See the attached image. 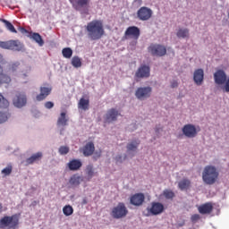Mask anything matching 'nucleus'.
<instances>
[{"instance_id":"obj_4","label":"nucleus","mask_w":229,"mask_h":229,"mask_svg":"<svg viewBox=\"0 0 229 229\" xmlns=\"http://www.w3.org/2000/svg\"><path fill=\"white\" fill-rule=\"evenodd\" d=\"M0 228L17 229L19 228V215L14 214L11 216H4L0 219Z\"/></svg>"},{"instance_id":"obj_16","label":"nucleus","mask_w":229,"mask_h":229,"mask_svg":"<svg viewBox=\"0 0 229 229\" xmlns=\"http://www.w3.org/2000/svg\"><path fill=\"white\" fill-rule=\"evenodd\" d=\"M198 211L200 215H210L213 211V205L211 202L202 204L198 208Z\"/></svg>"},{"instance_id":"obj_26","label":"nucleus","mask_w":229,"mask_h":229,"mask_svg":"<svg viewBox=\"0 0 229 229\" xmlns=\"http://www.w3.org/2000/svg\"><path fill=\"white\" fill-rule=\"evenodd\" d=\"M94 166L92 165H89L86 167V180H88V182H90V180L94 178Z\"/></svg>"},{"instance_id":"obj_52","label":"nucleus","mask_w":229,"mask_h":229,"mask_svg":"<svg viewBox=\"0 0 229 229\" xmlns=\"http://www.w3.org/2000/svg\"><path fill=\"white\" fill-rule=\"evenodd\" d=\"M3 212V204H0V213Z\"/></svg>"},{"instance_id":"obj_22","label":"nucleus","mask_w":229,"mask_h":229,"mask_svg":"<svg viewBox=\"0 0 229 229\" xmlns=\"http://www.w3.org/2000/svg\"><path fill=\"white\" fill-rule=\"evenodd\" d=\"M69 116L67 113L62 112L57 119V126H67L69 123Z\"/></svg>"},{"instance_id":"obj_53","label":"nucleus","mask_w":229,"mask_h":229,"mask_svg":"<svg viewBox=\"0 0 229 229\" xmlns=\"http://www.w3.org/2000/svg\"><path fill=\"white\" fill-rule=\"evenodd\" d=\"M0 62H3V55L0 54Z\"/></svg>"},{"instance_id":"obj_6","label":"nucleus","mask_w":229,"mask_h":229,"mask_svg":"<svg viewBox=\"0 0 229 229\" xmlns=\"http://www.w3.org/2000/svg\"><path fill=\"white\" fill-rule=\"evenodd\" d=\"M139 37H140V29L136 26H131L126 29L123 39L128 40L132 38L133 40H138Z\"/></svg>"},{"instance_id":"obj_24","label":"nucleus","mask_w":229,"mask_h":229,"mask_svg":"<svg viewBox=\"0 0 229 229\" xmlns=\"http://www.w3.org/2000/svg\"><path fill=\"white\" fill-rule=\"evenodd\" d=\"M191 187V182L187 178H183L178 182V188L180 191H188Z\"/></svg>"},{"instance_id":"obj_54","label":"nucleus","mask_w":229,"mask_h":229,"mask_svg":"<svg viewBox=\"0 0 229 229\" xmlns=\"http://www.w3.org/2000/svg\"><path fill=\"white\" fill-rule=\"evenodd\" d=\"M160 130H162V129L161 128L156 129V131L158 132V131H160Z\"/></svg>"},{"instance_id":"obj_45","label":"nucleus","mask_w":229,"mask_h":229,"mask_svg":"<svg viewBox=\"0 0 229 229\" xmlns=\"http://www.w3.org/2000/svg\"><path fill=\"white\" fill-rule=\"evenodd\" d=\"M149 72H150V69L148 66H144V77L145 78H148L149 77Z\"/></svg>"},{"instance_id":"obj_11","label":"nucleus","mask_w":229,"mask_h":229,"mask_svg":"<svg viewBox=\"0 0 229 229\" xmlns=\"http://www.w3.org/2000/svg\"><path fill=\"white\" fill-rule=\"evenodd\" d=\"M72 8L80 12V10H83V8H89L90 5V0H69Z\"/></svg>"},{"instance_id":"obj_10","label":"nucleus","mask_w":229,"mask_h":229,"mask_svg":"<svg viewBox=\"0 0 229 229\" xmlns=\"http://www.w3.org/2000/svg\"><path fill=\"white\" fill-rule=\"evenodd\" d=\"M13 103L14 106H16V108H22V106H26V104L28 103L26 94L17 93L14 98L13 99Z\"/></svg>"},{"instance_id":"obj_55","label":"nucleus","mask_w":229,"mask_h":229,"mask_svg":"<svg viewBox=\"0 0 229 229\" xmlns=\"http://www.w3.org/2000/svg\"><path fill=\"white\" fill-rule=\"evenodd\" d=\"M0 21H2V20L0 19Z\"/></svg>"},{"instance_id":"obj_46","label":"nucleus","mask_w":229,"mask_h":229,"mask_svg":"<svg viewBox=\"0 0 229 229\" xmlns=\"http://www.w3.org/2000/svg\"><path fill=\"white\" fill-rule=\"evenodd\" d=\"M199 219H200V216H199V215H198V214L193 215V216H191V220L192 223H196V222H198Z\"/></svg>"},{"instance_id":"obj_29","label":"nucleus","mask_w":229,"mask_h":229,"mask_svg":"<svg viewBox=\"0 0 229 229\" xmlns=\"http://www.w3.org/2000/svg\"><path fill=\"white\" fill-rule=\"evenodd\" d=\"M81 59L79 56H73L72 58V65L75 67V69L81 67Z\"/></svg>"},{"instance_id":"obj_38","label":"nucleus","mask_w":229,"mask_h":229,"mask_svg":"<svg viewBox=\"0 0 229 229\" xmlns=\"http://www.w3.org/2000/svg\"><path fill=\"white\" fill-rule=\"evenodd\" d=\"M153 15V11H151L149 8L144 7V20H149L151 16Z\"/></svg>"},{"instance_id":"obj_32","label":"nucleus","mask_w":229,"mask_h":229,"mask_svg":"<svg viewBox=\"0 0 229 229\" xmlns=\"http://www.w3.org/2000/svg\"><path fill=\"white\" fill-rule=\"evenodd\" d=\"M2 22L5 24V27L7 28V30H9V31H11V33H17V30H15V27L13 26V24H12V22L6 20H2Z\"/></svg>"},{"instance_id":"obj_25","label":"nucleus","mask_w":229,"mask_h":229,"mask_svg":"<svg viewBox=\"0 0 229 229\" xmlns=\"http://www.w3.org/2000/svg\"><path fill=\"white\" fill-rule=\"evenodd\" d=\"M90 106V101L89 99H85L81 98L79 101L78 107L81 108V110L87 111L89 110V106Z\"/></svg>"},{"instance_id":"obj_39","label":"nucleus","mask_w":229,"mask_h":229,"mask_svg":"<svg viewBox=\"0 0 229 229\" xmlns=\"http://www.w3.org/2000/svg\"><path fill=\"white\" fill-rule=\"evenodd\" d=\"M135 96L138 99H142L144 98V88H139L135 92Z\"/></svg>"},{"instance_id":"obj_27","label":"nucleus","mask_w":229,"mask_h":229,"mask_svg":"<svg viewBox=\"0 0 229 229\" xmlns=\"http://www.w3.org/2000/svg\"><path fill=\"white\" fill-rule=\"evenodd\" d=\"M31 38H33L35 42L38 44V46H44V39H42V36H40L38 33L33 32L31 35Z\"/></svg>"},{"instance_id":"obj_40","label":"nucleus","mask_w":229,"mask_h":229,"mask_svg":"<svg viewBox=\"0 0 229 229\" xmlns=\"http://www.w3.org/2000/svg\"><path fill=\"white\" fill-rule=\"evenodd\" d=\"M136 78H144V65H141L136 72Z\"/></svg>"},{"instance_id":"obj_35","label":"nucleus","mask_w":229,"mask_h":229,"mask_svg":"<svg viewBox=\"0 0 229 229\" xmlns=\"http://www.w3.org/2000/svg\"><path fill=\"white\" fill-rule=\"evenodd\" d=\"M13 170V167L12 166V165H8L7 167L2 170V174H4V176H10V174H12Z\"/></svg>"},{"instance_id":"obj_8","label":"nucleus","mask_w":229,"mask_h":229,"mask_svg":"<svg viewBox=\"0 0 229 229\" xmlns=\"http://www.w3.org/2000/svg\"><path fill=\"white\" fill-rule=\"evenodd\" d=\"M148 52L155 56H164L167 54V49L162 45L152 44L148 47Z\"/></svg>"},{"instance_id":"obj_50","label":"nucleus","mask_w":229,"mask_h":229,"mask_svg":"<svg viewBox=\"0 0 229 229\" xmlns=\"http://www.w3.org/2000/svg\"><path fill=\"white\" fill-rule=\"evenodd\" d=\"M134 4H142V1L141 0H136L134 2Z\"/></svg>"},{"instance_id":"obj_21","label":"nucleus","mask_w":229,"mask_h":229,"mask_svg":"<svg viewBox=\"0 0 229 229\" xmlns=\"http://www.w3.org/2000/svg\"><path fill=\"white\" fill-rule=\"evenodd\" d=\"M51 94V89L41 87L40 88V94L36 97L37 101H44L46 98H47Z\"/></svg>"},{"instance_id":"obj_15","label":"nucleus","mask_w":229,"mask_h":229,"mask_svg":"<svg viewBox=\"0 0 229 229\" xmlns=\"http://www.w3.org/2000/svg\"><path fill=\"white\" fill-rule=\"evenodd\" d=\"M193 81L196 85L200 86L204 81V71L202 69L195 70L193 73Z\"/></svg>"},{"instance_id":"obj_49","label":"nucleus","mask_w":229,"mask_h":229,"mask_svg":"<svg viewBox=\"0 0 229 229\" xmlns=\"http://www.w3.org/2000/svg\"><path fill=\"white\" fill-rule=\"evenodd\" d=\"M20 31H21V33H28V30H27L25 28H23V27H21V28L20 29Z\"/></svg>"},{"instance_id":"obj_43","label":"nucleus","mask_w":229,"mask_h":229,"mask_svg":"<svg viewBox=\"0 0 229 229\" xmlns=\"http://www.w3.org/2000/svg\"><path fill=\"white\" fill-rule=\"evenodd\" d=\"M138 17L140 19V21H144V7H140V9L138 11Z\"/></svg>"},{"instance_id":"obj_51","label":"nucleus","mask_w":229,"mask_h":229,"mask_svg":"<svg viewBox=\"0 0 229 229\" xmlns=\"http://www.w3.org/2000/svg\"><path fill=\"white\" fill-rule=\"evenodd\" d=\"M88 201H87V199H82V205H87Z\"/></svg>"},{"instance_id":"obj_9","label":"nucleus","mask_w":229,"mask_h":229,"mask_svg":"<svg viewBox=\"0 0 229 229\" xmlns=\"http://www.w3.org/2000/svg\"><path fill=\"white\" fill-rule=\"evenodd\" d=\"M182 133L187 139H194L198 134V130L193 124H185L182 129Z\"/></svg>"},{"instance_id":"obj_28","label":"nucleus","mask_w":229,"mask_h":229,"mask_svg":"<svg viewBox=\"0 0 229 229\" xmlns=\"http://www.w3.org/2000/svg\"><path fill=\"white\" fill-rule=\"evenodd\" d=\"M63 213L66 216H72L74 214V208L71 205H66L63 208Z\"/></svg>"},{"instance_id":"obj_48","label":"nucleus","mask_w":229,"mask_h":229,"mask_svg":"<svg viewBox=\"0 0 229 229\" xmlns=\"http://www.w3.org/2000/svg\"><path fill=\"white\" fill-rule=\"evenodd\" d=\"M171 87H172V88H176V87H178V81H174L171 83Z\"/></svg>"},{"instance_id":"obj_12","label":"nucleus","mask_w":229,"mask_h":229,"mask_svg":"<svg viewBox=\"0 0 229 229\" xmlns=\"http://www.w3.org/2000/svg\"><path fill=\"white\" fill-rule=\"evenodd\" d=\"M118 115H121L119 111L114 108H111L106 114L105 123H114V121H117Z\"/></svg>"},{"instance_id":"obj_30","label":"nucleus","mask_w":229,"mask_h":229,"mask_svg":"<svg viewBox=\"0 0 229 229\" xmlns=\"http://www.w3.org/2000/svg\"><path fill=\"white\" fill-rule=\"evenodd\" d=\"M81 177L73 175L70 178V184H72L73 187H78L81 183Z\"/></svg>"},{"instance_id":"obj_37","label":"nucleus","mask_w":229,"mask_h":229,"mask_svg":"<svg viewBox=\"0 0 229 229\" xmlns=\"http://www.w3.org/2000/svg\"><path fill=\"white\" fill-rule=\"evenodd\" d=\"M8 117H10V114H8V112H0V124H2V123H6V121H8Z\"/></svg>"},{"instance_id":"obj_44","label":"nucleus","mask_w":229,"mask_h":229,"mask_svg":"<svg viewBox=\"0 0 229 229\" xmlns=\"http://www.w3.org/2000/svg\"><path fill=\"white\" fill-rule=\"evenodd\" d=\"M55 106V104L51 101H47L45 103V108H47L48 110H51Z\"/></svg>"},{"instance_id":"obj_3","label":"nucleus","mask_w":229,"mask_h":229,"mask_svg":"<svg viewBox=\"0 0 229 229\" xmlns=\"http://www.w3.org/2000/svg\"><path fill=\"white\" fill-rule=\"evenodd\" d=\"M19 65H21V63L19 62L13 63L9 64L8 69L5 72L3 69V66L0 65V85L12 82V77L10 76V72H15V71L19 69Z\"/></svg>"},{"instance_id":"obj_34","label":"nucleus","mask_w":229,"mask_h":229,"mask_svg":"<svg viewBox=\"0 0 229 229\" xmlns=\"http://www.w3.org/2000/svg\"><path fill=\"white\" fill-rule=\"evenodd\" d=\"M8 106H10V102H8L6 98H4L2 94H0V107L8 108Z\"/></svg>"},{"instance_id":"obj_18","label":"nucleus","mask_w":229,"mask_h":229,"mask_svg":"<svg viewBox=\"0 0 229 229\" xmlns=\"http://www.w3.org/2000/svg\"><path fill=\"white\" fill-rule=\"evenodd\" d=\"M143 201H144L143 193H136L131 197V205H134L135 207H139L142 205Z\"/></svg>"},{"instance_id":"obj_19","label":"nucleus","mask_w":229,"mask_h":229,"mask_svg":"<svg viewBox=\"0 0 229 229\" xmlns=\"http://www.w3.org/2000/svg\"><path fill=\"white\" fill-rule=\"evenodd\" d=\"M43 154L42 152H37L35 154H32L30 157H28L25 162L26 165H31L35 164V162H39V160H42Z\"/></svg>"},{"instance_id":"obj_5","label":"nucleus","mask_w":229,"mask_h":229,"mask_svg":"<svg viewBox=\"0 0 229 229\" xmlns=\"http://www.w3.org/2000/svg\"><path fill=\"white\" fill-rule=\"evenodd\" d=\"M125 216H128V208L123 202L118 203L111 210V216L113 219H123Z\"/></svg>"},{"instance_id":"obj_23","label":"nucleus","mask_w":229,"mask_h":229,"mask_svg":"<svg viewBox=\"0 0 229 229\" xmlns=\"http://www.w3.org/2000/svg\"><path fill=\"white\" fill-rule=\"evenodd\" d=\"M140 144V140H133L132 141L129 142L126 147L127 153H135Z\"/></svg>"},{"instance_id":"obj_36","label":"nucleus","mask_w":229,"mask_h":229,"mask_svg":"<svg viewBox=\"0 0 229 229\" xmlns=\"http://www.w3.org/2000/svg\"><path fill=\"white\" fill-rule=\"evenodd\" d=\"M163 194L166 199H173L174 198V191L170 190H165Z\"/></svg>"},{"instance_id":"obj_47","label":"nucleus","mask_w":229,"mask_h":229,"mask_svg":"<svg viewBox=\"0 0 229 229\" xmlns=\"http://www.w3.org/2000/svg\"><path fill=\"white\" fill-rule=\"evenodd\" d=\"M225 83V85L224 89L225 92L229 93V78L226 80V81Z\"/></svg>"},{"instance_id":"obj_13","label":"nucleus","mask_w":229,"mask_h":229,"mask_svg":"<svg viewBox=\"0 0 229 229\" xmlns=\"http://www.w3.org/2000/svg\"><path fill=\"white\" fill-rule=\"evenodd\" d=\"M81 151L83 153L84 157H92L94 155V151H96V147L92 141L88 142Z\"/></svg>"},{"instance_id":"obj_14","label":"nucleus","mask_w":229,"mask_h":229,"mask_svg":"<svg viewBox=\"0 0 229 229\" xmlns=\"http://www.w3.org/2000/svg\"><path fill=\"white\" fill-rule=\"evenodd\" d=\"M164 213V204L160 202H153L150 208V214L152 216H159Z\"/></svg>"},{"instance_id":"obj_7","label":"nucleus","mask_w":229,"mask_h":229,"mask_svg":"<svg viewBox=\"0 0 229 229\" xmlns=\"http://www.w3.org/2000/svg\"><path fill=\"white\" fill-rule=\"evenodd\" d=\"M0 47L2 49H10L12 51H21V49H22L19 40L0 41Z\"/></svg>"},{"instance_id":"obj_2","label":"nucleus","mask_w":229,"mask_h":229,"mask_svg":"<svg viewBox=\"0 0 229 229\" xmlns=\"http://www.w3.org/2000/svg\"><path fill=\"white\" fill-rule=\"evenodd\" d=\"M219 174L215 166L207 165L202 173V180L207 185H214Z\"/></svg>"},{"instance_id":"obj_20","label":"nucleus","mask_w":229,"mask_h":229,"mask_svg":"<svg viewBox=\"0 0 229 229\" xmlns=\"http://www.w3.org/2000/svg\"><path fill=\"white\" fill-rule=\"evenodd\" d=\"M83 163L80 159H72L68 164L67 167L70 171H80Z\"/></svg>"},{"instance_id":"obj_41","label":"nucleus","mask_w":229,"mask_h":229,"mask_svg":"<svg viewBox=\"0 0 229 229\" xmlns=\"http://www.w3.org/2000/svg\"><path fill=\"white\" fill-rule=\"evenodd\" d=\"M69 151H70V148L67 146H61L59 148L60 155H67V153H69Z\"/></svg>"},{"instance_id":"obj_33","label":"nucleus","mask_w":229,"mask_h":229,"mask_svg":"<svg viewBox=\"0 0 229 229\" xmlns=\"http://www.w3.org/2000/svg\"><path fill=\"white\" fill-rule=\"evenodd\" d=\"M64 58H71L72 56V49L71 47H65L62 50Z\"/></svg>"},{"instance_id":"obj_42","label":"nucleus","mask_w":229,"mask_h":229,"mask_svg":"<svg viewBox=\"0 0 229 229\" xmlns=\"http://www.w3.org/2000/svg\"><path fill=\"white\" fill-rule=\"evenodd\" d=\"M151 96V87H146L144 88V98H148Z\"/></svg>"},{"instance_id":"obj_31","label":"nucleus","mask_w":229,"mask_h":229,"mask_svg":"<svg viewBox=\"0 0 229 229\" xmlns=\"http://www.w3.org/2000/svg\"><path fill=\"white\" fill-rule=\"evenodd\" d=\"M177 37L179 38H185L189 37V30L187 29H180L177 33H176Z\"/></svg>"},{"instance_id":"obj_1","label":"nucleus","mask_w":229,"mask_h":229,"mask_svg":"<svg viewBox=\"0 0 229 229\" xmlns=\"http://www.w3.org/2000/svg\"><path fill=\"white\" fill-rule=\"evenodd\" d=\"M86 33L89 40H100L105 35V28L103 21L99 20H93L85 26Z\"/></svg>"},{"instance_id":"obj_17","label":"nucleus","mask_w":229,"mask_h":229,"mask_svg":"<svg viewBox=\"0 0 229 229\" xmlns=\"http://www.w3.org/2000/svg\"><path fill=\"white\" fill-rule=\"evenodd\" d=\"M215 82L218 85H222L226 81V74L224 71L218 70L214 74Z\"/></svg>"}]
</instances>
